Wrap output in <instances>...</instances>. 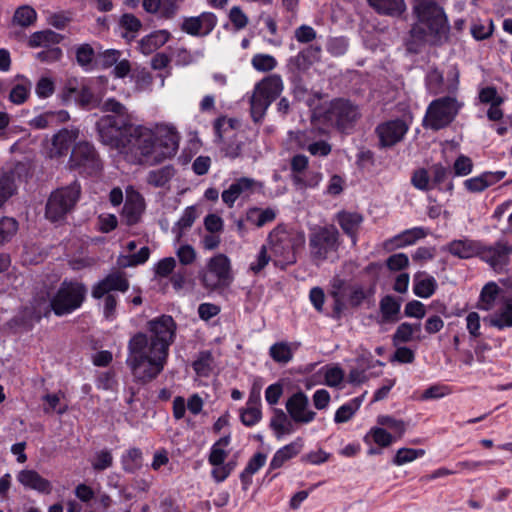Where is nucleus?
<instances>
[{
    "label": "nucleus",
    "instance_id": "obj_47",
    "mask_svg": "<svg viewBox=\"0 0 512 512\" xmlns=\"http://www.w3.org/2000/svg\"><path fill=\"white\" fill-rule=\"evenodd\" d=\"M230 443V437L224 436L220 438L211 448L210 455H209V463L213 466H219L224 463L227 452L225 448Z\"/></svg>",
    "mask_w": 512,
    "mask_h": 512
},
{
    "label": "nucleus",
    "instance_id": "obj_36",
    "mask_svg": "<svg viewBox=\"0 0 512 512\" xmlns=\"http://www.w3.org/2000/svg\"><path fill=\"white\" fill-rule=\"evenodd\" d=\"M170 38L167 30H160L141 39L139 43L140 51L144 55H149L162 47Z\"/></svg>",
    "mask_w": 512,
    "mask_h": 512
},
{
    "label": "nucleus",
    "instance_id": "obj_5",
    "mask_svg": "<svg viewBox=\"0 0 512 512\" xmlns=\"http://www.w3.org/2000/svg\"><path fill=\"white\" fill-rule=\"evenodd\" d=\"M265 245L272 254L275 266L285 269L296 262V249L304 245V236L277 228L269 234Z\"/></svg>",
    "mask_w": 512,
    "mask_h": 512
},
{
    "label": "nucleus",
    "instance_id": "obj_9",
    "mask_svg": "<svg viewBox=\"0 0 512 512\" xmlns=\"http://www.w3.org/2000/svg\"><path fill=\"white\" fill-rule=\"evenodd\" d=\"M339 246V232L336 227L324 226L314 229L309 236L310 256L317 265L328 259Z\"/></svg>",
    "mask_w": 512,
    "mask_h": 512
},
{
    "label": "nucleus",
    "instance_id": "obj_2",
    "mask_svg": "<svg viewBox=\"0 0 512 512\" xmlns=\"http://www.w3.org/2000/svg\"><path fill=\"white\" fill-rule=\"evenodd\" d=\"M169 353L149 340L147 334L138 332L128 342L126 364L137 381L147 383L164 369Z\"/></svg>",
    "mask_w": 512,
    "mask_h": 512
},
{
    "label": "nucleus",
    "instance_id": "obj_16",
    "mask_svg": "<svg viewBox=\"0 0 512 512\" xmlns=\"http://www.w3.org/2000/svg\"><path fill=\"white\" fill-rule=\"evenodd\" d=\"M285 406L289 417L295 423L308 424L316 417V412L310 409L308 396L302 391L292 394Z\"/></svg>",
    "mask_w": 512,
    "mask_h": 512
},
{
    "label": "nucleus",
    "instance_id": "obj_25",
    "mask_svg": "<svg viewBox=\"0 0 512 512\" xmlns=\"http://www.w3.org/2000/svg\"><path fill=\"white\" fill-rule=\"evenodd\" d=\"M506 175L505 171L484 172L479 176L464 181L465 188L473 193L482 192L488 187L502 180Z\"/></svg>",
    "mask_w": 512,
    "mask_h": 512
},
{
    "label": "nucleus",
    "instance_id": "obj_13",
    "mask_svg": "<svg viewBox=\"0 0 512 512\" xmlns=\"http://www.w3.org/2000/svg\"><path fill=\"white\" fill-rule=\"evenodd\" d=\"M152 342L158 344L169 353V347L175 340L177 324L170 315H161L147 323Z\"/></svg>",
    "mask_w": 512,
    "mask_h": 512
},
{
    "label": "nucleus",
    "instance_id": "obj_31",
    "mask_svg": "<svg viewBox=\"0 0 512 512\" xmlns=\"http://www.w3.org/2000/svg\"><path fill=\"white\" fill-rule=\"evenodd\" d=\"M436 289L437 281L433 276L425 272H418L414 275L413 292L416 296L425 299L429 298L434 294Z\"/></svg>",
    "mask_w": 512,
    "mask_h": 512
},
{
    "label": "nucleus",
    "instance_id": "obj_62",
    "mask_svg": "<svg viewBox=\"0 0 512 512\" xmlns=\"http://www.w3.org/2000/svg\"><path fill=\"white\" fill-rule=\"evenodd\" d=\"M451 392L450 388L446 385L435 384L427 388L421 395V400L440 399L449 395Z\"/></svg>",
    "mask_w": 512,
    "mask_h": 512
},
{
    "label": "nucleus",
    "instance_id": "obj_42",
    "mask_svg": "<svg viewBox=\"0 0 512 512\" xmlns=\"http://www.w3.org/2000/svg\"><path fill=\"white\" fill-rule=\"evenodd\" d=\"M293 344L288 342L274 343L269 349L270 357L277 363L287 364L293 359L294 350Z\"/></svg>",
    "mask_w": 512,
    "mask_h": 512
},
{
    "label": "nucleus",
    "instance_id": "obj_57",
    "mask_svg": "<svg viewBox=\"0 0 512 512\" xmlns=\"http://www.w3.org/2000/svg\"><path fill=\"white\" fill-rule=\"evenodd\" d=\"M184 0H161L157 16L162 19H172L178 13Z\"/></svg>",
    "mask_w": 512,
    "mask_h": 512
},
{
    "label": "nucleus",
    "instance_id": "obj_49",
    "mask_svg": "<svg viewBox=\"0 0 512 512\" xmlns=\"http://www.w3.org/2000/svg\"><path fill=\"white\" fill-rule=\"evenodd\" d=\"M377 424L379 426L387 427L393 431V436L397 439H401L406 431V424L403 420L396 419L389 415H379L377 417Z\"/></svg>",
    "mask_w": 512,
    "mask_h": 512
},
{
    "label": "nucleus",
    "instance_id": "obj_35",
    "mask_svg": "<svg viewBox=\"0 0 512 512\" xmlns=\"http://www.w3.org/2000/svg\"><path fill=\"white\" fill-rule=\"evenodd\" d=\"M18 81L9 92V101L15 105L25 103L31 94L32 82L23 75L16 77Z\"/></svg>",
    "mask_w": 512,
    "mask_h": 512
},
{
    "label": "nucleus",
    "instance_id": "obj_28",
    "mask_svg": "<svg viewBox=\"0 0 512 512\" xmlns=\"http://www.w3.org/2000/svg\"><path fill=\"white\" fill-rule=\"evenodd\" d=\"M64 36L56 33L53 30L46 29L32 33L27 41L30 48H45L58 47L57 45L62 42Z\"/></svg>",
    "mask_w": 512,
    "mask_h": 512
},
{
    "label": "nucleus",
    "instance_id": "obj_11",
    "mask_svg": "<svg viewBox=\"0 0 512 512\" xmlns=\"http://www.w3.org/2000/svg\"><path fill=\"white\" fill-rule=\"evenodd\" d=\"M359 117L357 106L344 99H335L331 101L329 108L325 112L326 120L344 131L354 125Z\"/></svg>",
    "mask_w": 512,
    "mask_h": 512
},
{
    "label": "nucleus",
    "instance_id": "obj_46",
    "mask_svg": "<svg viewBox=\"0 0 512 512\" xmlns=\"http://www.w3.org/2000/svg\"><path fill=\"white\" fill-rule=\"evenodd\" d=\"M322 180V174L309 170L308 168L305 172H302L299 176H294L293 184L297 189H306V188H314L318 186V184Z\"/></svg>",
    "mask_w": 512,
    "mask_h": 512
},
{
    "label": "nucleus",
    "instance_id": "obj_3",
    "mask_svg": "<svg viewBox=\"0 0 512 512\" xmlns=\"http://www.w3.org/2000/svg\"><path fill=\"white\" fill-rule=\"evenodd\" d=\"M416 21L410 36L416 45H442L449 39L450 25L444 9L435 0H414Z\"/></svg>",
    "mask_w": 512,
    "mask_h": 512
},
{
    "label": "nucleus",
    "instance_id": "obj_64",
    "mask_svg": "<svg viewBox=\"0 0 512 512\" xmlns=\"http://www.w3.org/2000/svg\"><path fill=\"white\" fill-rule=\"evenodd\" d=\"M472 169L473 163L469 157L460 155L456 158L453 165L455 176H466L472 172Z\"/></svg>",
    "mask_w": 512,
    "mask_h": 512
},
{
    "label": "nucleus",
    "instance_id": "obj_10",
    "mask_svg": "<svg viewBox=\"0 0 512 512\" xmlns=\"http://www.w3.org/2000/svg\"><path fill=\"white\" fill-rule=\"evenodd\" d=\"M230 260L224 254L212 257L207 265V270L202 274L201 281L208 289H217L230 284L231 277Z\"/></svg>",
    "mask_w": 512,
    "mask_h": 512
},
{
    "label": "nucleus",
    "instance_id": "obj_17",
    "mask_svg": "<svg viewBox=\"0 0 512 512\" xmlns=\"http://www.w3.org/2000/svg\"><path fill=\"white\" fill-rule=\"evenodd\" d=\"M78 136V129H61L44 144L45 154L51 159L66 156Z\"/></svg>",
    "mask_w": 512,
    "mask_h": 512
},
{
    "label": "nucleus",
    "instance_id": "obj_20",
    "mask_svg": "<svg viewBox=\"0 0 512 512\" xmlns=\"http://www.w3.org/2000/svg\"><path fill=\"white\" fill-rule=\"evenodd\" d=\"M217 24V17L212 12H203L198 16L185 17L181 30L191 36H207Z\"/></svg>",
    "mask_w": 512,
    "mask_h": 512
},
{
    "label": "nucleus",
    "instance_id": "obj_12",
    "mask_svg": "<svg viewBox=\"0 0 512 512\" xmlns=\"http://www.w3.org/2000/svg\"><path fill=\"white\" fill-rule=\"evenodd\" d=\"M71 167L78 169L80 173L92 175L101 169V161L94 146L88 142L77 143L70 156Z\"/></svg>",
    "mask_w": 512,
    "mask_h": 512
},
{
    "label": "nucleus",
    "instance_id": "obj_45",
    "mask_svg": "<svg viewBox=\"0 0 512 512\" xmlns=\"http://www.w3.org/2000/svg\"><path fill=\"white\" fill-rule=\"evenodd\" d=\"M174 176L172 166H164L156 170H152L147 175L148 184L154 187H164Z\"/></svg>",
    "mask_w": 512,
    "mask_h": 512
},
{
    "label": "nucleus",
    "instance_id": "obj_19",
    "mask_svg": "<svg viewBox=\"0 0 512 512\" xmlns=\"http://www.w3.org/2000/svg\"><path fill=\"white\" fill-rule=\"evenodd\" d=\"M409 127L404 120L394 119L381 123L376 128L381 147H392L402 141Z\"/></svg>",
    "mask_w": 512,
    "mask_h": 512
},
{
    "label": "nucleus",
    "instance_id": "obj_26",
    "mask_svg": "<svg viewBox=\"0 0 512 512\" xmlns=\"http://www.w3.org/2000/svg\"><path fill=\"white\" fill-rule=\"evenodd\" d=\"M480 245V241L464 238L451 241L445 249L455 257L468 259L479 256Z\"/></svg>",
    "mask_w": 512,
    "mask_h": 512
},
{
    "label": "nucleus",
    "instance_id": "obj_38",
    "mask_svg": "<svg viewBox=\"0 0 512 512\" xmlns=\"http://www.w3.org/2000/svg\"><path fill=\"white\" fill-rule=\"evenodd\" d=\"M276 218V212L272 208L261 209L258 207L248 208L245 212L246 222L260 228L274 221Z\"/></svg>",
    "mask_w": 512,
    "mask_h": 512
},
{
    "label": "nucleus",
    "instance_id": "obj_24",
    "mask_svg": "<svg viewBox=\"0 0 512 512\" xmlns=\"http://www.w3.org/2000/svg\"><path fill=\"white\" fill-rule=\"evenodd\" d=\"M17 480L26 488L39 493L49 494L52 491L50 481L43 478L37 471L31 469L21 470L17 474Z\"/></svg>",
    "mask_w": 512,
    "mask_h": 512
},
{
    "label": "nucleus",
    "instance_id": "obj_27",
    "mask_svg": "<svg viewBox=\"0 0 512 512\" xmlns=\"http://www.w3.org/2000/svg\"><path fill=\"white\" fill-rule=\"evenodd\" d=\"M68 119L69 114L65 110L46 111L30 119L28 125L34 129H46L66 122Z\"/></svg>",
    "mask_w": 512,
    "mask_h": 512
},
{
    "label": "nucleus",
    "instance_id": "obj_32",
    "mask_svg": "<svg viewBox=\"0 0 512 512\" xmlns=\"http://www.w3.org/2000/svg\"><path fill=\"white\" fill-rule=\"evenodd\" d=\"M427 234V231L422 227L406 229L390 240L386 241V245L392 244L393 247L397 248L405 247L414 244L420 239L425 238Z\"/></svg>",
    "mask_w": 512,
    "mask_h": 512
},
{
    "label": "nucleus",
    "instance_id": "obj_6",
    "mask_svg": "<svg viewBox=\"0 0 512 512\" xmlns=\"http://www.w3.org/2000/svg\"><path fill=\"white\" fill-rule=\"evenodd\" d=\"M284 88L283 80L278 74H271L255 84L249 97L251 116L260 122L269 106L275 101Z\"/></svg>",
    "mask_w": 512,
    "mask_h": 512
},
{
    "label": "nucleus",
    "instance_id": "obj_33",
    "mask_svg": "<svg viewBox=\"0 0 512 512\" xmlns=\"http://www.w3.org/2000/svg\"><path fill=\"white\" fill-rule=\"evenodd\" d=\"M337 220L343 231L352 238L353 244L356 243V234L363 221V217L356 212H340Z\"/></svg>",
    "mask_w": 512,
    "mask_h": 512
},
{
    "label": "nucleus",
    "instance_id": "obj_18",
    "mask_svg": "<svg viewBox=\"0 0 512 512\" xmlns=\"http://www.w3.org/2000/svg\"><path fill=\"white\" fill-rule=\"evenodd\" d=\"M262 188L263 185L255 179L241 177L236 179L222 192L221 198L227 207L232 208L240 197H249L256 190H260Z\"/></svg>",
    "mask_w": 512,
    "mask_h": 512
},
{
    "label": "nucleus",
    "instance_id": "obj_34",
    "mask_svg": "<svg viewBox=\"0 0 512 512\" xmlns=\"http://www.w3.org/2000/svg\"><path fill=\"white\" fill-rule=\"evenodd\" d=\"M501 289L495 282L487 283L481 290L477 308L483 311H491L497 306V300Z\"/></svg>",
    "mask_w": 512,
    "mask_h": 512
},
{
    "label": "nucleus",
    "instance_id": "obj_23",
    "mask_svg": "<svg viewBox=\"0 0 512 512\" xmlns=\"http://www.w3.org/2000/svg\"><path fill=\"white\" fill-rule=\"evenodd\" d=\"M144 210V198L140 193L133 191L127 195L121 216L127 225H134L140 221Z\"/></svg>",
    "mask_w": 512,
    "mask_h": 512
},
{
    "label": "nucleus",
    "instance_id": "obj_15",
    "mask_svg": "<svg viewBox=\"0 0 512 512\" xmlns=\"http://www.w3.org/2000/svg\"><path fill=\"white\" fill-rule=\"evenodd\" d=\"M512 254V246L507 242L498 241L493 245L486 246L481 243L479 257L486 262L494 271L502 272L509 264Z\"/></svg>",
    "mask_w": 512,
    "mask_h": 512
},
{
    "label": "nucleus",
    "instance_id": "obj_7",
    "mask_svg": "<svg viewBox=\"0 0 512 512\" xmlns=\"http://www.w3.org/2000/svg\"><path fill=\"white\" fill-rule=\"evenodd\" d=\"M81 194L80 184L76 181L53 191L46 204L45 216L51 222H59L70 213Z\"/></svg>",
    "mask_w": 512,
    "mask_h": 512
},
{
    "label": "nucleus",
    "instance_id": "obj_58",
    "mask_svg": "<svg viewBox=\"0 0 512 512\" xmlns=\"http://www.w3.org/2000/svg\"><path fill=\"white\" fill-rule=\"evenodd\" d=\"M268 247L266 245H262L256 259L250 263L249 269L257 274L262 271L270 260H273L272 256L268 254Z\"/></svg>",
    "mask_w": 512,
    "mask_h": 512
},
{
    "label": "nucleus",
    "instance_id": "obj_56",
    "mask_svg": "<svg viewBox=\"0 0 512 512\" xmlns=\"http://www.w3.org/2000/svg\"><path fill=\"white\" fill-rule=\"evenodd\" d=\"M36 11L29 6H22L15 11L14 22L22 27H28L36 21Z\"/></svg>",
    "mask_w": 512,
    "mask_h": 512
},
{
    "label": "nucleus",
    "instance_id": "obj_60",
    "mask_svg": "<svg viewBox=\"0 0 512 512\" xmlns=\"http://www.w3.org/2000/svg\"><path fill=\"white\" fill-rule=\"evenodd\" d=\"M150 255L148 247H142L137 253L130 256H125L120 260V264L124 267L136 266L145 263Z\"/></svg>",
    "mask_w": 512,
    "mask_h": 512
},
{
    "label": "nucleus",
    "instance_id": "obj_44",
    "mask_svg": "<svg viewBox=\"0 0 512 512\" xmlns=\"http://www.w3.org/2000/svg\"><path fill=\"white\" fill-rule=\"evenodd\" d=\"M363 397H356L340 406L335 412L334 421L336 423L348 422L360 408Z\"/></svg>",
    "mask_w": 512,
    "mask_h": 512
},
{
    "label": "nucleus",
    "instance_id": "obj_63",
    "mask_svg": "<svg viewBox=\"0 0 512 512\" xmlns=\"http://www.w3.org/2000/svg\"><path fill=\"white\" fill-rule=\"evenodd\" d=\"M55 91L54 81L49 77H41L36 83L35 93L39 98H48Z\"/></svg>",
    "mask_w": 512,
    "mask_h": 512
},
{
    "label": "nucleus",
    "instance_id": "obj_48",
    "mask_svg": "<svg viewBox=\"0 0 512 512\" xmlns=\"http://www.w3.org/2000/svg\"><path fill=\"white\" fill-rule=\"evenodd\" d=\"M369 438H371L373 442L380 447H388L397 440L393 434L387 432L382 427H372L364 437V441L368 442Z\"/></svg>",
    "mask_w": 512,
    "mask_h": 512
},
{
    "label": "nucleus",
    "instance_id": "obj_37",
    "mask_svg": "<svg viewBox=\"0 0 512 512\" xmlns=\"http://www.w3.org/2000/svg\"><path fill=\"white\" fill-rule=\"evenodd\" d=\"M421 331V325L419 323L417 324H411L408 322L401 323L395 333L393 334V345L398 346L400 344L408 343L413 340H420V337L417 336Z\"/></svg>",
    "mask_w": 512,
    "mask_h": 512
},
{
    "label": "nucleus",
    "instance_id": "obj_22",
    "mask_svg": "<svg viewBox=\"0 0 512 512\" xmlns=\"http://www.w3.org/2000/svg\"><path fill=\"white\" fill-rule=\"evenodd\" d=\"M262 419L260 389L253 387L246 406L240 409V420L243 425L252 427Z\"/></svg>",
    "mask_w": 512,
    "mask_h": 512
},
{
    "label": "nucleus",
    "instance_id": "obj_39",
    "mask_svg": "<svg viewBox=\"0 0 512 512\" xmlns=\"http://www.w3.org/2000/svg\"><path fill=\"white\" fill-rule=\"evenodd\" d=\"M270 427L274 430L278 439L284 435H289L294 432L292 419L280 409L275 411V414L270 421Z\"/></svg>",
    "mask_w": 512,
    "mask_h": 512
},
{
    "label": "nucleus",
    "instance_id": "obj_55",
    "mask_svg": "<svg viewBox=\"0 0 512 512\" xmlns=\"http://www.w3.org/2000/svg\"><path fill=\"white\" fill-rule=\"evenodd\" d=\"M425 454L423 449L400 448L393 459V463L397 466L410 463Z\"/></svg>",
    "mask_w": 512,
    "mask_h": 512
},
{
    "label": "nucleus",
    "instance_id": "obj_43",
    "mask_svg": "<svg viewBox=\"0 0 512 512\" xmlns=\"http://www.w3.org/2000/svg\"><path fill=\"white\" fill-rule=\"evenodd\" d=\"M121 463L124 471L134 473L138 471L143 464L142 452L139 448L128 449L121 457Z\"/></svg>",
    "mask_w": 512,
    "mask_h": 512
},
{
    "label": "nucleus",
    "instance_id": "obj_50",
    "mask_svg": "<svg viewBox=\"0 0 512 512\" xmlns=\"http://www.w3.org/2000/svg\"><path fill=\"white\" fill-rule=\"evenodd\" d=\"M380 311L384 321H394L400 311V303L387 295L380 301Z\"/></svg>",
    "mask_w": 512,
    "mask_h": 512
},
{
    "label": "nucleus",
    "instance_id": "obj_54",
    "mask_svg": "<svg viewBox=\"0 0 512 512\" xmlns=\"http://www.w3.org/2000/svg\"><path fill=\"white\" fill-rule=\"evenodd\" d=\"M18 230V223L10 217L0 219V246L10 241Z\"/></svg>",
    "mask_w": 512,
    "mask_h": 512
},
{
    "label": "nucleus",
    "instance_id": "obj_4",
    "mask_svg": "<svg viewBox=\"0 0 512 512\" xmlns=\"http://www.w3.org/2000/svg\"><path fill=\"white\" fill-rule=\"evenodd\" d=\"M86 288L78 282L64 281L52 299L41 294L34 298L30 306L24 309L27 322L39 321L53 310L57 316L72 313L78 309L85 298Z\"/></svg>",
    "mask_w": 512,
    "mask_h": 512
},
{
    "label": "nucleus",
    "instance_id": "obj_53",
    "mask_svg": "<svg viewBox=\"0 0 512 512\" xmlns=\"http://www.w3.org/2000/svg\"><path fill=\"white\" fill-rule=\"evenodd\" d=\"M252 67L259 72H269L277 66V60L270 54H255L251 59Z\"/></svg>",
    "mask_w": 512,
    "mask_h": 512
},
{
    "label": "nucleus",
    "instance_id": "obj_41",
    "mask_svg": "<svg viewBox=\"0 0 512 512\" xmlns=\"http://www.w3.org/2000/svg\"><path fill=\"white\" fill-rule=\"evenodd\" d=\"M16 190L15 172L11 170L0 172V207L16 193Z\"/></svg>",
    "mask_w": 512,
    "mask_h": 512
},
{
    "label": "nucleus",
    "instance_id": "obj_51",
    "mask_svg": "<svg viewBox=\"0 0 512 512\" xmlns=\"http://www.w3.org/2000/svg\"><path fill=\"white\" fill-rule=\"evenodd\" d=\"M316 139V131L313 129L304 131H290L289 140L291 144L301 149H307L309 144Z\"/></svg>",
    "mask_w": 512,
    "mask_h": 512
},
{
    "label": "nucleus",
    "instance_id": "obj_52",
    "mask_svg": "<svg viewBox=\"0 0 512 512\" xmlns=\"http://www.w3.org/2000/svg\"><path fill=\"white\" fill-rule=\"evenodd\" d=\"M266 462V455L263 453H256L248 462L244 471L241 473V480L248 483L253 474L259 471Z\"/></svg>",
    "mask_w": 512,
    "mask_h": 512
},
{
    "label": "nucleus",
    "instance_id": "obj_14",
    "mask_svg": "<svg viewBox=\"0 0 512 512\" xmlns=\"http://www.w3.org/2000/svg\"><path fill=\"white\" fill-rule=\"evenodd\" d=\"M156 137V162H162L173 157L179 146V134L175 127L168 124H159L155 130Z\"/></svg>",
    "mask_w": 512,
    "mask_h": 512
},
{
    "label": "nucleus",
    "instance_id": "obj_40",
    "mask_svg": "<svg viewBox=\"0 0 512 512\" xmlns=\"http://www.w3.org/2000/svg\"><path fill=\"white\" fill-rule=\"evenodd\" d=\"M378 13L390 16H399L405 9L404 0H368Z\"/></svg>",
    "mask_w": 512,
    "mask_h": 512
},
{
    "label": "nucleus",
    "instance_id": "obj_21",
    "mask_svg": "<svg viewBox=\"0 0 512 512\" xmlns=\"http://www.w3.org/2000/svg\"><path fill=\"white\" fill-rule=\"evenodd\" d=\"M129 288V283L120 272L111 273L103 280L99 281L92 289V296L96 299L107 296L112 291L125 292Z\"/></svg>",
    "mask_w": 512,
    "mask_h": 512
},
{
    "label": "nucleus",
    "instance_id": "obj_8",
    "mask_svg": "<svg viewBox=\"0 0 512 512\" xmlns=\"http://www.w3.org/2000/svg\"><path fill=\"white\" fill-rule=\"evenodd\" d=\"M463 103L455 97L446 96L433 100L426 111L423 125L432 130L448 126L456 117Z\"/></svg>",
    "mask_w": 512,
    "mask_h": 512
},
{
    "label": "nucleus",
    "instance_id": "obj_61",
    "mask_svg": "<svg viewBox=\"0 0 512 512\" xmlns=\"http://www.w3.org/2000/svg\"><path fill=\"white\" fill-rule=\"evenodd\" d=\"M428 89L433 94H439L445 91L443 88V75L437 69L431 70L426 78Z\"/></svg>",
    "mask_w": 512,
    "mask_h": 512
},
{
    "label": "nucleus",
    "instance_id": "obj_30",
    "mask_svg": "<svg viewBox=\"0 0 512 512\" xmlns=\"http://www.w3.org/2000/svg\"><path fill=\"white\" fill-rule=\"evenodd\" d=\"M484 320L499 330L512 327V299L505 300L494 313Z\"/></svg>",
    "mask_w": 512,
    "mask_h": 512
},
{
    "label": "nucleus",
    "instance_id": "obj_59",
    "mask_svg": "<svg viewBox=\"0 0 512 512\" xmlns=\"http://www.w3.org/2000/svg\"><path fill=\"white\" fill-rule=\"evenodd\" d=\"M91 464L94 470L103 471L112 466L113 456L110 451L101 450L95 454Z\"/></svg>",
    "mask_w": 512,
    "mask_h": 512
},
{
    "label": "nucleus",
    "instance_id": "obj_1",
    "mask_svg": "<svg viewBox=\"0 0 512 512\" xmlns=\"http://www.w3.org/2000/svg\"><path fill=\"white\" fill-rule=\"evenodd\" d=\"M106 113L96 123L100 141L117 151L131 163H157L156 137L153 130L133 123V116L124 104L108 98L101 104Z\"/></svg>",
    "mask_w": 512,
    "mask_h": 512
},
{
    "label": "nucleus",
    "instance_id": "obj_29",
    "mask_svg": "<svg viewBox=\"0 0 512 512\" xmlns=\"http://www.w3.org/2000/svg\"><path fill=\"white\" fill-rule=\"evenodd\" d=\"M304 447V441L301 437H297L291 443L278 449L270 462V469H278L284 465V463L296 455H298Z\"/></svg>",
    "mask_w": 512,
    "mask_h": 512
}]
</instances>
